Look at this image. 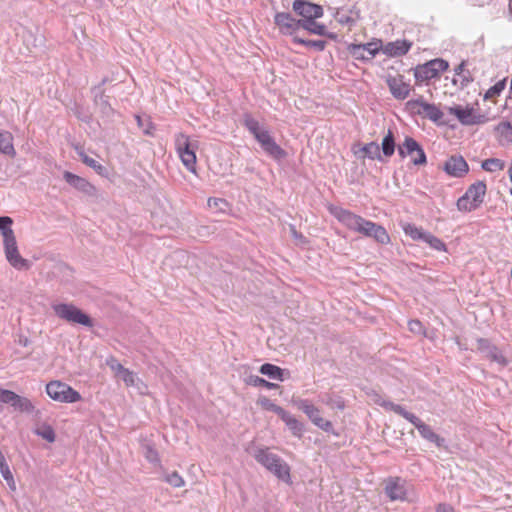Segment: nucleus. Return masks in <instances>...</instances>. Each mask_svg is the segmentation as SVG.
Here are the masks:
<instances>
[{"label": "nucleus", "instance_id": "a878e982", "mask_svg": "<svg viewBox=\"0 0 512 512\" xmlns=\"http://www.w3.org/2000/svg\"><path fill=\"white\" fill-rule=\"evenodd\" d=\"M93 93L95 104L100 109L101 113L107 117L111 116L114 110L108 101V97L103 94L99 87L94 88Z\"/></svg>", "mask_w": 512, "mask_h": 512}, {"label": "nucleus", "instance_id": "9d476101", "mask_svg": "<svg viewBox=\"0 0 512 512\" xmlns=\"http://www.w3.org/2000/svg\"><path fill=\"white\" fill-rule=\"evenodd\" d=\"M175 148L183 165L192 173H196L197 142H192L184 133H178L175 137Z\"/></svg>", "mask_w": 512, "mask_h": 512}, {"label": "nucleus", "instance_id": "49530a36", "mask_svg": "<svg viewBox=\"0 0 512 512\" xmlns=\"http://www.w3.org/2000/svg\"><path fill=\"white\" fill-rule=\"evenodd\" d=\"M263 406L274 413H276L281 419H283L287 415V411L284 410L282 407L278 406L277 404L271 402L270 400L266 399L263 403Z\"/></svg>", "mask_w": 512, "mask_h": 512}, {"label": "nucleus", "instance_id": "5fc2aeb1", "mask_svg": "<svg viewBox=\"0 0 512 512\" xmlns=\"http://www.w3.org/2000/svg\"><path fill=\"white\" fill-rule=\"evenodd\" d=\"M335 18L342 25L351 26L355 23V20L345 13L337 12Z\"/></svg>", "mask_w": 512, "mask_h": 512}, {"label": "nucleus", "instance_id": "09e8293b", "mask_svg": "<svg viewBox=\"0 0 512 512\" xmlns=\"http://www.w3.org/2000/svg\"><path fill=\"white\" fill-rule=\"evenodd\" d=\"M119 377H121L127 386L136 385V381L138 380L136 374L128 369L123 370V373Z\"/></svg>", "mask_w": 512, "mask_h": 512}, {"label": "nucleus", "instance_id": "4468645a", "mask_svg": "<svg viewBox=\"0 0 512 512\" xmlns=\"http://www.w3.org/2000/svg\"><path fill=\"white\" fill-rule=\"evenodd\" d=\"M398 154L401 158L410 156L414 165H424L427 162L424 150L412 137H406L404 142L398 146Z\"/></svg>", "mask_w": 512, "mask_h": 512}, {"label": "nucleus", "instance_id": "39448f33", "mask_svg": "<svg viewBox=\"0 0 512 512\" xmlns=\"http://www.w3.org/2000/svg\"><path fill=\"white\" fill-rule=\"evenodd\" d=\"M331 213L339 222L352 231L360 233L366 237H372L380 244H387L390 242V237L386 229L377 223L366 220L349 210L339 207L332 208Z\"/></svg>", "mask_w": 512, "mask_h": 512}, {"label": "nucleus", "instance_id": "a211bd4d", "mask_svg": "<svg viewBox=\"0 0 512 512\" xmlns=\"http://www.w3.org/2000/svg\"><path fill=\"white\" fill-rule=\"evenodd\" d=\"M293 11L302 17L301 20L318 19L323 16V8L304 0H295L292 5Z\"/></svg>", "mask_w": 512, "mask_h": 512}, {"label": "nucleus", "instance_id": "de8ad7c7", "mask_svg": "<svg viewBox=\"0 0 512 512\" xmlns=\"http://www.w3.org/2000/svg\"><path fill=\"white\" fill-rule=\"evenodd\" d=\"M207 204L210 208L218 211H225L228 207L227 201L221 198H209Z\"/></svg>", "mask_w": 512, "mask_h": 512}, {"label": "nucleus", "instance_id": "79ce46f5", "mask_svg": "<svg viewBox=\"0 0 512 512\" xmlns=\"http://www.w3.org/2000/svg\"><path fill=\"white\" fill-rule=\"evenodd\" d=\"M164 481L175 488L182 487L185 484L183 478L176 471L166 474L164 476Z\"/></svg>", "mask_w": 512, "mask_h": 512}, {"label": "nucleus", "instance_id": "6ab92c4d", "mask_svg": "<svg viewBox=\"0 0 512 512\" xmlns=\"http://www.w3.org/2000/svg\"><path fill=\"white\" fill-rule=\"evenodd\" d=\"M274 22L283 35H294L302 26V20L295 19L290 13L279 12L274 17Z\"/></svg>", "mask_w": 512, "mask_h": 512}, {"label": "nucleus", "instance_id": "338daca9", "mask_svg": "<svg viewBox=\"0 0 512 512\" xmlns=\"http://www.w3.org/2000/svg\"><path fill=\"white\" fill-rule=\"evenodd\" d=\"M290 230H291V234H292V236H293L294 238H296V239H302V238H303V237H302V235H301V234H299V233L296 231V229H295V227H294V226H291V227H290Z\"/></svg>", "mask_w": 512, "mask_h": 512}, {"label": "nucleus", "instance_id": "ea45409f", "mask_svg": "<svg viewBox=\"0 0 512 512\" xmlns=\"http://www.w3.org/2000/svg\"><path fill=\"white\" fill-rule=\"evenodd\" d=\"M0 473L3 477V479L6 481L9 489L11 491H16V489H17L16 482L14 480L13 474H12L8 464L4 465L3 467L0 468Z\"/></svg>", "mask_w": 512, "mask_h": 512}, {"label": "nucleus", "instance_id": "f3484780", "mask_svg": "<svg viewBox=\"0 0 512 512\" xmlns=\"http://www.w3.org/2000/svg\"><path fill=\"white\" fill-rule=\"evenodd\" d=\"M477 350L487 359L504 367L508 364V360L502 351L493 345L489 340L484 338L477 339Z\"/></svg>", "mask_w": 512, "mask_h": 512}, {"label": "nucleus", "instance_id": "aec40b11", "mask_svg": "<svg viewBox=\"0 0 512 512\" xmlns=\"http://www.w3.org/2000/svg\"><path fill=\"white\" fill-rule=\"evenodd\" d=\"M449 113L456 116L463 125H476L485 121L483 115L475 113L472 107L454 106L449 108Z\"/></svg>", "mask_w": 512, "mask_h": 512}, {"label": "nucleus", "instance_id": "dca6fc26", "mask_svg": "<svg viewBox=\"0 0 512 512\" xmlns=\"http://www.w3.org/2000/svg\"><path fill=\"white\" fill-rule=\"evenodd\" d=\"M382 48V41L375 40L365 44H350L348 46V52L350 55L361 61H370Z\"/></svg>", "mask_w": 512, "mask_h": 512}, {"label": "nucleus", "instance_id": "69168bd1", "mask_svg": "<svg viewBox=\"0 0 512 512\" xmlns=\"http://www.w3.org/2000/svg\"><path fill=\"white\" fill-rule=\"evenodd\" d=\"M77 150V154L79 155L80 159L82 160V162L84 163V158L85 157H89L82 148H76Z\"/></svg>", "mask_w": 512, "mask_h": 512}, {"label": "nucleus", "instance_id": "4d7b16f0", "mask_svg": "<svg viewBox=\"0 0 512 512\" xmlns=\"http://www.w3.org/2000/svg\"><path fill=\"white\" fill-rule=\"evenodd\" d=\"M145 457L149 462H152V463H156L159 461V456H158L157 451L150 446H148L146 448Z\"/></svg>", "mask_w": 512, "mask_h": 512}, {"label": "nucleus", "instance_id": "c756f323", "mask_svg": "<svg viewBox=\"0 0 512 512\" xmlns=\"http://www.w3.org/2000/svg\"><path fill=\"white\" fill-rule=\"evenodd\" d=\"M414 76L419 82L428 81L437 77L436 72H433L429 62L423 65H418L415 68Z\"/></svg>", "mask_w": 512, "mask_h": 512}, {"label": "nucleus", "instance_id": "6e6d98bb", "mask_svg": "<svg viewBox=\"0 0 512 512\" xmlns=\"http://www.w3.org/2000/svg\"><path fill=\"white\" fill-rule=\"evenodd\" d=\"M504 88H505V81L504 80L499 81L488 90L487 95L488 96L499 95L504 90Z\"/></svg>", "mask_w": 512, "mask_h": 512}, {"label": "nucleus", "instance_id": "473e14b6", "mask_svg": "<svg viewBox=\"0 0 512 512\" xmlns=\"http://www.w3.org/2000/svg\"><path fill=\"white\" fill-rule=\"evenodd\" d=\"M363 157H368L372 160H382L380 146L376 142H370L364 145L361 149Z\"/></svg>", "mask_w": 512, "mask_h": 512}, {"label": "nucleus", "instance_id": "423d86ee", "mask_svg": "<svg viewBox=\"0 0 512 512\" xmlns=\"http://www.w3.org/2000/svg\"><path fill=\"white\" fill-rule=\"evenodd\" d=\"M243 124L268 156L275 160H282L287 156L286 151L276 143L270 131L250 114L244 115Z\"/></svg>", "mask_w": 512, "mask_h": 512}, {"label": "nucleus", "instance_id": "4be33fe9", "mask_svg": "<svg viewBox=\"0 0 512 512\" xmlns=\"http://www.w3.org/2000/svg\"><path fill=\"white\" fill-rule=\"evenodd\" d=\"M443 169L449 176L461 178L468 173L469 166L462 156L453 155L446 160Z\"/></svg>", "mask_w": 512, "mask_h": 512}, {"label": "nucleus", "instance_id": "6e6552de", "mask_svg": "<svg viewBox=\"0 0 512 512\" xmlns=\"http://www.w3.org/2000/svg\"><path fill=\"white\" fill-rule=\"evenodd\" d=\"M252 455L278 479L286 483L290 482V468L278 455L270 452L268 448H256L252 451Z\"/></svg>", "mask_w": 512, "mask_h": 512}, {"label": "nucleus", "instance_id": "3c124183", "mask_svg": "<svg viewBox=\"0 0 512 512\" xmlns=\"http://www.w3.org/2000/svg\"><path fill=\"white\" fill-rule=\"evenodd\" d=\"M16 393L11 390L0 388V402L11 404L14 401Z\"/></svg>", "mask_w": 512, "mask_h": 512}, {"label": "nucleus", "instance_id": "4c0bfd02", "mask_svg": "<svg viewBox=\"0 0 512 512\" xmlns=\"http://www.w3.org/2000/svg\"><path fill=\"white\" fill-rule=\"evenodd\" d=\"M35 433L48 442L55 441V432L50 425L43 424L35 429Z\"/></svg>", "mask_w": 512, "mask_h": 512}, {"label": "nucleus", "instance_id": "bf43d9fd", "mask_svg": "<svg viewBox=\"0 0 512 512\" xmlns=\"http://www.w3.org/2000/svg\"><path fill=\"white\" fill-rule=\"evenodd\" d=\"M436 512H457L449 505L440 504L437 506Z\"/></svg>", "mask_w": 512, "mask_h": 512}, {"label": "nucleus", "instance_id": "ddd939ff", "mask_svg": "<svg viewBox=\"0 0 512 512\" xmlns=\"http://www.w3.org/2000/svg\"><path fill=\"white\" fill-rule=\"evenodd\" d=\"M48 396L54 401L62 403H75L81 400L79 392L61 381H51L46 385Z\"/></svg>", "mask_w": 512, "mask_h": 512}, {"label": "nucleus", "instance_id": "e2e57ef3", "mask_svg": "<svg viewBox=\"0 0 512 512\" xmlns=\"http://www.w3.org/2000/svg\"><path fill=\"white\" fill-rule=\"evenodd\" d=\"M84 164L90 168H93L97 164V161L91 157H85Z\"/></svg>", "mask_w": 512, "mask_h": 512}, {"label": "nucleus", "instance_id": "603ef678", "mask_svg": "<svg viewBox=\"0 0 512 512\" xmlns=\"http://www.w3.org/2000/svg\"><path fill=\"white\" fill-rule=\"evenodd\" d=\"M409 330L417 335H423L424 334V327L422 323L419 320H411L408 323Z\"/></svg>", "mask_w": 512, "mask_h": 512}, {"label": "nucleus", "instance_id": "cd10ccee", "mask_svg": "<svg viewBox=\"0 0 512 512\" xmlns=\"http://www.w3.org/2000/svg\"><path fill=\"white\" fill-rule=\"evenodd\" d=\"M0 153L12 157L16 154L13 146V136L8 131H0Z\"/></svg>", "mask_w": 512, "mask_h": 512}, {"label": "nucleus", "instance_id": "0e129e2a", "mask_svg": "<svg viewBox=\"0 0 512 512\" xmlns=\"http://www.w3.org/2000/svg\"><path fill=\"white\" fill-rule=\"evenodd\" d=\"M465 65H466V62L465 61H462L455 69H454V72L456 75H461L464 71V68H465Z\"/></svg>", "mask_w": 512, "mask_h": 512}, {"label": "nucleus", "instance_id": "58836bf2", "mask_svg": "<svg viewBox=\"0 0 512 512\" xmlns=\"http://www.w3.org/2000/svg\"><path fill=\"white\" fill-rule=\"evenodd\" d=\"M424 242H426L431 248L437 250V251H444L446 249V246L442 240L437 238L436 236L432 235L431 233H426L423 239Z\"/></svg>", "mask_w": 512, "mask_h": 512}, {"label": "nucleus", "instance_id": "c85d7f7f", "mask_svg": "<svg viewBox=\"0 0 512 512\" xmlns=\"http://www.w3.org/2000/svg\"><path fill=\"white\" fill-rule=\"evenodd\" d=\"M316 19L312 20H302V26L301 28L307 30L308 32L319 35V36H328L330 38H334V35L327 34L326 26L324 24H320L315 21Z\"/></svg>", "mask_w": 512, "mask_h": 512}, {"label": "nucleus", "instance_id": "13d9d810", "mask_svg": "<svg viewBox=\"0 0 512 512\" xmlns=\"http://www.w3.org/2000/svg\"><path fill=\"white\" fill-rule=\"evenodd\" d=\"M98 175L100 176H107L108 170L105 166L101 165L97 162V164L92 168Z\"/></svg>", "mask_w": 512, "mask_h": 512}, {"label": "nucleus", "instance_id": "412c9836", "mask_svg": "<svg viewBox=\"0 0 512 512\" xmlns=\"http://www.w3.org/2000/svg\"><path fill=\"white\" fill-rule=\"evenodd\" d=\"M64 180L76 190L82 192L83 194L94 197L97 195V189L94 185H92L85 178L75 175L69 171H65L63 173Z\"/></svg>", "mask_w": 512, "mask_h": 512}, {"label": "nucleus", "instance_id": "c9c22d12", "mask_svg": "<svg viewBox=\"0 0 512 512\" xmlns=\"http://www.w3.org/2000/svg\"><path fill=\"white\" fill-rule=\"evenodd\" d=\"M505 163L498 158H489L481 163V168L487 172H495L503 170Z\"/></svg>", "mask_w": 512, "mask_h": 512}, {"label": "nucleus", "instance_id": "37998d69", "mask_svg": "<svg viewBox=\"0 0 512 512\" xmlns=\"http://www.w3.org/2000/svg\"><path fill=\"white\" fill-rule=\"evenodd\" d=\"M430 66L432 67L433 72H436V76L438 77L440 72L446 71L449 67V64L446 60L441 58H436L428 61Z\"/></svg>", "mask_w": 512, "mask_h": 512}, {"label": "nucleus", "instance_id": "5701e85b", "mask_svg": "<svg viewBox=\"0 0 512 512\" xmlns=\"http://www.w3.org/2000/svg\"><path fill=\"white\" fill-rule=\"evenodd\" d=\"M385 493L390 500H404L406 498V481L399 478H389L386 481Z\"/></svg>", "mask_w": 512, "mask_h": 512}, {"label": "nucleus", "instance_id": "7ed1b4c3", "mask_svg": "<svg viewBox=\"0 0 512 512\" xmlns=\"http://www.w3.org/2000/svg\"><path fill=\"white\" fill-rule=\"evenodd\" d=\"M331 213L339 222L352 231L360 233L366 237H372L380 244H387L390 242V237L386 229L377 223L366 220L349 210L339 207L332 208Z\"/></svg>", "mask_w": 512, "mask_h": 512}, {"label": "nucleus", "instance_id": "2f4dec72", "mask_svg": "<svg viewBox=\"0 0 512 512\" xmlns=\"http://www.w3.org/2000/svg\"><path fill=\"white\" fill-rule=\"evenodd\" d=\"M282 420L285 422L294 436L299 438L302 437L304 432L303 425L293 415L288 412Z\"/></svg>", "mask_w": 512, "mask_h": 512}, {"label": "nucleus", "instance_id": "a18cd8bd", "mask_svg": "<svg viewBox=\"0 0 512 512\" xmlns=\"http://www.w3.org/2000/svg\"><path fill=\"white\" fill-rule=\"evenodd\" d=\"M249 383L253 386H264L268 389H275L278 387L277 384L268 382L259 376H250Z\"/></svg>", "mask_w": 512, "mask_h": 512}, {"label": "nucleus", "instance_id": "7c9ffc66", "mask_svg": "<svg viewBox=\"0 0 512 512\" xmlns=\"http://www.w3.org/2000/svg\"><path fill=\"white\" fill-rule=\"evenodd\" d=\"M297 407L308 416L312 423L320 417L319 409L308 400H299L297 402Z\"/></svg>", "mask_w": 512, "mask_h": 512}, {"label": "nucleus", "instance_id": "f03ea898", "mask_svg": "<svg viewBox=\"0 0 512 512\" xmlns=\"http://www.w3.org/2000/svg\"><path fill=\"white\" fill-rule=\"evenodd\" d=\"M331 213L339 222L352 231L360 233L366 237H372L380 244H387L390 242V237L386 229L377 223L366 220L349 210L339 207L332 208Z\"/></svg>", "mask_w": 512, "mask_h": 512}, {"label": "nucleus", "instance_id": "864d4df0", "mask_svg": "<svg viewBox=\"0 0 512 512\" xmlns=\"http://www.w3.org/2000/svg\"><path fill=\"white\" fill-rule=\"evenodd\" d=\"M12 223H13L12 218H10L8 216L0 217V230H1L3 236L6 231H13L11 229Z\"/></svg>", "mask_w": 512, "mask_h": 512}, {"label": "nucleus", "instance_id": "bb28decb", "mask_svg": "<svg viewBox=\"0 0 512 512\" xmlns=\"http://www.w3.org/2000/svg\"><path fill=\"white\" fill-rule=\"evenodd\" d=\"M260 373L268 376L271 379L284 381L286 379L285 375H289V371L281 369L280 367L265 363L260 367Z\"/></svg>", "mask_w": 512, "mask_h": 512}, {"label": "nucleus", "instance_id": "2eb2a0df", "mask_svg": "<svg viewBox=\"0 0 512 512\" xmlns=\"http://www.w3.org/2000/svg\"><path fill=\"white\" fill-rule=\"evenodd\" d=\"M407 106L412 112L423 115L435 123L440 122L444 116L443 112L436 105L425 102L422 97L409 100Z\"/></svg>", "mask_w": 512, "mask_h": 512}, {"label": "nucleus", "instance_id": "f8f14e48", "mask_svg": "<svg viewBox=\"0 0 512 512\" xmlns=\"http://www.w3.org/2000/svg\"><path fill=\"white\" fill-rule=\"evenodd\" d=\"M4 253L9 264L17 270H28L31 267L29 260L23 258L18 250L14 231H6L3 239Z\"/></svg>", "mask_w": 512, "mask_h": 512}, {"label": "nucleus", "instance_id": "72a5a7b5", "mask_svg": "<svg viewBox=\"0 0 512 512\" xmlns=\"http://www.w3.org/2000/svg\"><path fill=\"white\" fill-rule=\"evenodd\" d=\"M11 406L20 412L31 413L34 410L32 402L28 398L19 396L18 394H16Z\"/></svg>", "mask_w": 512, "mask_h": 512}, {"label": "nucleus", "instance_id": "a19ab883", "mask_svg": "<svg viewBox=\"0 0 512 512\" xmlns=\"http://www.w3.org/2000/svg\"><path fill=\"white\" fill-rule=\"evenodd\" d=\"M405 233L409 235L414 240H422L424 239V236L427 232L422 230L421 228L416 227L415 225H407L405 228Z\"/></svg>", "mask_w": 512, "mask_h": 512}, {"label": "nucleus", "instance_id": "b1692460", "mask_svg": "<svg viewBox=\"0 0 512 512\" xmlns=\"http://www.w3.org/2000/svg\"><path fill=\"white\" fill-rule=\"evenodd\" d=\"M412 43L407 40H396L382 45L381 50L390 57H399L405 55L411 48Z\"/></svg>", "mask_w": 512, "mask_h": 512}, {"label": "nucleus", "instance_id": "393cba45", "mask_svg": "<svg viewBox=\"0 0 512 512\" xmlns=\"http://www.w3.org/2000/svg\"><path fill=\"white\" fill-rule=\"evenodd\" d=\"M388 86L392 95L399 100H404L410 92L409 84L405 83L401 78H391L388 80Z\"/></svg>", "mask_w": 512, "mask_h": 512}, {"label": "nucleus", "instance_id": "1a4fd4ad", "mask_svg": "<svg viewBox=\"0 0 512 512\" xmlns=\"http://www.w3.org/2000/svg\"><path fill=\"white\" fill-rule=\"evenodd\" d=\"M486 190L484 181H477L470 185L465 194L457 200L458 210L470 212L477 209L483 203Z\"/></svg>", "mask_w": 512, "mask_h": 512}, {"label": "nucleus", "instance_id": "20e7f679", "mask_svg": "<svg viewBox=\"0 0 512 512\" xmlns=\"http://www.w3.org/2000/svg\"><path fill=\"white\" fill-rule=\"evenodd\" d=\"M331 213L339 222L352 231L360 233L366 237H372L380 244H387L390 242V237L386 229L377 223L366 220L349 210L339 207L332 208Z\"/></svg>", "mask_w": 512, "mask_h": 512}, {"label": "nucleus", "instance_id": "8fccbe9b", "mask_svg": "<svg viewBox=\"0 0 512 512\" xmlns=\"http://www.w3.org/2000/svg\"><path fill=\"white\" fill-rule=\"evenodd\" d=\"M313 424L325 432L333 433V424L329 420L323 419L321 416L317 420L313 421Z\"/></svg>", "mask_w": 512, "mask_h": 512}, {"label": "nucleus", "instance_id": "774afa93", "mask_svg": "<svg viewBox=\"0 0 512 512\" xmlns=\"http://www.w3.org/2000/svg\"><path fill=\"white\" fill-rule=\"evenodd\" d=\"M464 81H465V82H470L471 80H470V79H468V78H466V77H464V78H463V82H464Z\"/></svg>", "mask_w": 512, "mask_h": 512}, {"label": "nucleus", "instance_id": "052dcab7", "mask_svg": "<svg viewBox=\"0 0 512 512\" xmlns=\"http://www.w3.org/2000/svg\"><path fill=\"white\" fill-rule=\"evenodd\" d=\"M328 405H331L332 407H336L340 410L344 409L345 405L344 402L341 399H338L334 402H327Z\"/></svg>", "mask_w": 512, "mask_h": 512}, {"label": "nucleus", "instance_id": "0eeeda50", "mask_svg": "<svg viewBox=\"0 0 512 512\" xmlns=\"http://www.w3.org/2000/svg\"><path fill=\"white\" fill-rule=\"evenodd\" d=\"M379 404L386 409L394 411L396 414L402 416L411 424H413L418 430L421 437L424 438L425 440L435 444L437 447L444 446V438L440 437L437 433L433 431V429L429 425L424 423L415 414L408 412L403 406L394 404L390 401L379 402Z\"/></svg>", "mask_w": 512, "mask_h": 512}, {"label": "nucleus", "instance_id": "f704fd0d", "mask_svg": "<svg viewBox=\"0 0 512 512\" xmlns=\"http://www.w3.org/2000/svg\"><path fill=\"white\" fill-rule=\"evenodd\" d=\"M384 156L390 157L395 152V140L393 133L389 130L388 134L383 138L381 148Z\"/></svg>", "mask_w": 512, "mask_h": 512}, {"label": "nucleus", "instance_id": "f257e3e1", "mask_svg": "<svg viewBox=\"0 0 512 512\" xmlns=\"http://www.w3.org/2000/svg\"><path fill=\"white\" fill-rule=\"evenodd\" d=\"M331 213L339 222L352 231L360 233L366 237H372L380 244H387L390 242V237L386 229L377 223L366 220L349 210L339 207L332 208Z\"/></svg>", "mask_w": 512, "mask_h": 512}, {"label": "nucleus", "instance_id": "e433bc0d", "mask_svg": "<svg viewBox=\"0 0 512 512\" xmlns=\"http://www.w3.org/2000/svg\"><path fill=\"white\" fill-rule=\"evenodd\" d=\"M293 42L306 47L314 48L317 51H323L327 44L324 40H305L296 36L293 38Z\"/></svg>", "mask_w": 512, "mask_h": 512}, {"label": "nucleus", "instance_id": "c03bdc74", "mask_svg": "<svg viewBox=\"0 0 512 512\" xmlns=\"http://www.w3.org/2000/svg\"><path fill=\"white\" fill-rule=\"evenodd\" d=\"M496 130L501 136L505 137L509 141H512V125L510 122L505 121L499 123L496 127Z\"/></svg>", "mask_w": 512, "mask_h": 512}, {"label": "nucleus", "instance_id": "9b49d317", "mask_svg": "<svg viewBox=\"0 0 512 512\" xmlns=\"http://www.w3.org/2000/svg\"><path fill=\"white\" fill-rule=\"evenodd\" d=\"M55 315L69 323L92 327V319L73 304L59 303L52 305Z\"/></svg>", "mask_w": 512, "mask_h": 512}, {"label": "nucleus", "instance_id": "680f3d73", "mask_svg": "<svg viewBox=\"0 0 512 512\" xmlns=\"http://www.w3.org/2000/svg\"><path fill=\"white\" fill-rule=\"evenodd\" d=\"M111 368L116 371L117 375L120 376L123 373V370L127 368L123 367L120 363H116L115 365H111Z\"/></svg>", "mask_w": 512, "mask_h": 512}]
</instances>
